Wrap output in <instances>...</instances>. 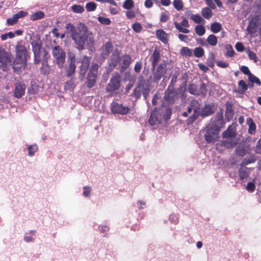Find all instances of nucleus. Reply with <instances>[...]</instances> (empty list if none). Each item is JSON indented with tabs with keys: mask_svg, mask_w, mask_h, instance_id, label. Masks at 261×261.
I'll return each mask as SVG.
<instances>
[{
	"mask_svg": "<svg viewBox=\"0 0 261 261\" xmlns=\"http://www.w3.org/2000/svg\"><path fill=\"white\" fill-rule=\"evenodd\" d=\"M66 28L71 34L78 49H84L85 45L88 47L93 46L94 42V35L85 25L82 24L76 28L71 23H68L66 25Z\"/></svg>",
	"mask_w": 261,
	"mask_h": 261,
	"instance_id": "1",
	"label": "nucleus"
},
{
	"mask_svg": "<svg viewBox=\"0 0 261 261\" xmlns=\"http://www.w3.org/2000/svg\"><path fill=\"white\" fill-rule=\"evenodd\" d=\"M15 58L12 64L14 72L19 73L27 65V49L24 45L17 44L15 46Z\"/></svg>",
	"mask_w": 261,
	"mask_h": 261,
	"instance_id": "2",
	"label": "nucleus"
},
{
	"mask_svg": "<svg viewBox=\"0 0 261 261\" xmlns=\"http://www.w3.org/2000/svg\"><path fill=\"white\" fill-rule=\"evenodd\" d=\"M150 90V84L149 80H145L142 75L139 76L136 88L133 95L136 99H139L142 94L146 99L148 96Z\"/></svg>",
	"mask_w": 261,
	"mask_h": 261,
	"instance_id": "3",
	"label": "nucleus"
},
{
	"mask_svg": "<svg viewBox=\"0 0 261 261\" xmlns=\"http://www.w3.org/2000/svg\"><path fill=\"white\" fill-rule=\"evenodd\" d=\"M201 108L199 102L196 100H193L187 107V111L182 113L183 116L188 117L187 123L191 124L199 116L200 114Z\"/></svg>",
	"mask_w": 261,
	"mask_h": 261,
	"instance_id": "4",
	"label": "nucleus"
},
{
	"mask_svg": "<svg viewBox=\"0 0 261 261\" xmlns=\"http://www.w3.org/2000/svg\"><path fill=\"white\" fill-rule=\"evenodd\" d=\"M30 38V43L32 47V50L34 56V62L36 64L40 61V50L42 42L39 35L34 34L33 33L28 34Z\"/></svg>",
	"mask_w": 261,
	"mask_h": 261,
	"instance_id": "5",
	"label": "nucleus"
},
{
	"mask_svg": "<svg viewBox=\"0 0 261 261\" xmlns=\"http://www.w3.org/2000/svg\"><path fill=\"white\" fill-rule=\"evenodd\" d=\"M52 55L54 60L59 68H62L65 62L66 53L59 46H55L52 48Z\"/></svg>",
	"mask_w": 261,
	"mask_h": 261,
	"instance_id": "6",
	"label": "nucleus"
},
{
	"mask_svg": "<svg viewBox=\"0 0 261 261\" xmlns=\"http://www.w3.org/2000/svg\"><path fill=\"white\" fill-rule=\"evenodd\" d=\"M167 62L165 60H163L159 65H158L153 71V80L154 82H158L166 73L167 69Z\"/></svg>",
	"mask_w": 261,
	"mask_h": 261,
	"instance_id": "7",
	"label": "nucleus"
},
{
	"mask_svg": "<svg viewBox=\"0 0 261 261\" xmlns=\"http://www.w3.org/2000/svg\"><path fill=\"white\" fill-rule=\"evenodd\" d=\"M205 129L204 138L207 143L215 142L218 140L219 132L218 128H215L208 125L205 127Z\"/></svg>",
	"mask_w": 261,
	"mask_h": 261,
	"instance_id": "8",
	"label": "nucleus"
},
{
	"mask_svg": "<svg viewBox=\"0 0 261 261\" xmlns=\"http://www.w3.org/2000/svg\"><path fill=\"white\" fill-rule=\"evenodd\" d=\"M121 77L118 73L114 75L110 80L109 83L107 85L106 91L112 92L118 90L120 86Z\"/></svg>",
	"mask_w": 261,
	"mask_h": 261,
	"instance_id": "9",
	"label": "nucleus"
},
{
	"mask_svg": "<svg viewBox=\"0 0 261 261\" xmlns=\"http://www.w3.org/2000/svg\"><path fill=\"white\" fill-rule=\"evenodd\" d=\"M177 98V92L173 87L169 86L165 92L164 99L169 104L173 103Z\"/></svg>",
	"mask_w": 261,
	"mask_h": 261,
	"instance_id": "10",
	"label": "nucleus"
},
{
	"mask_svg": "<svg viewBox=\"0 0 261 261\" xmlns=\"http://www.w3.org/2000/svg\"><path fill=\"white\" fill-rule=\"evenodd\" d=\"M130 109L127 107H124L122 104L117 102H113L111 104V111L114 114L125 115L129 112Z\"/></svg>",
	"mask_w": 261,
	"mask_h": 261,
	"instance_id": "11",
	"label": "nucleus"
},
{
	"mask_svg": "<svg viewBox=\"0 0 261 261\" xmlns=\"http://www.w3.org/2000/svg\"><path fill=\"white\" fill-rule=\"evenodd\" d=\"M0 68L4 71H7L9 70L11 66H12L11 56L9 53L4 58L0 60Z\"/></svg>",
	"mask_w": 261,
	"mask_h": 261,
	"instance_id": "12",
	"label": "nucleus"
},
{
	"mask_svg": "<svg viewBox=\"0 0 261 261\" xmlns=\"http://www.w3.org/2000/svg\"><path fill=\"white\" fill-rule=\"evenodd\" d=\"M0 68L4 71H7L9 70L11 66H12L11 56L9 53L4 58L0 60Z\"/></svg>",
	"mask_w": 261,
	"mask_h": 261,
	"instance_id": "13",
	"label": "nucleus"
},
{
	"mask_svg": "<svg viewBox=\"0 0 261 261\" xmlns=\"http://www.w3.org/2000/svg\"><path fill=\"white\" fill-rule=\"evenodd\" d=\"M25 85L23 82H18L15 85L14 95L15 97L19 98L21 97L25 93Z\"/></svg>",
	"mask_w": 261,
	"mask_h": 261,
	"instance_id": "14",
	"label": "nucleus"
},
{
	"mask_svg": "<svg viewBox=\"0 0 261 261\" xmlns=\"http://www.w3.org/2000/svg\"><path fill=\"white\" fill-rule=\"evenodd\" d=\"M174 25L177 30L181 33L187 34L190 32L189 30L185 28H188L189 27V22L186 18H184L180 23L177 21H175L174 22Z\"/></svg>",
	"mask_w": 261,
	"mask_h": 261,
	"instance_id": "15",
	"label": "nucleus"
},
{
	"mask_svg": "<svg viewBox=\"0 0 261 261\" xmlns=\"http://www.w3.org/2000/svg\"><path fill=\"white\" fill-rule=\"evenodd\" d=\"M210 125L213 127H215V128H218L220 131V128L222 127L224 125V120L222 114L218 113L216 117L213 120L212 123Z\"/></svg>",
	"mask_w": 261,
	"mask_h": 261,
	"instance_id": "16",
	"label": "nucleus"
},
{
	"mask_svg": "<svg viewBox=\"0 0 261 261\" xmlns=\"http://www.w3.org/2000/svg\"><path fill=\"white\" fill-rule=\"evenodd\" d=\"M90 62V58L88 57H84V58L82 61V64L80 67V74L82 79L84 77L85 74L87 72V70L89 66Z\"/></svg>",
	"mask_w": 261,
	"mask_h": 261,
	"instance_id": "17",
	"label": "nucleus"
},
{
	"mask_svg": "<svg viewBox=\"0 0 261 261\" xmlns=\"http://www.w3.org/2000/svg\"><path fill=\"white\" fill-rule=\"evenodd\" d=\"M161 59L160 51L158 49H155L153 54L150 56L149 61L151 63V69H154Z\"/></svg>",
	"mask_w": 261,
	"mask_h": 261,
	"instance_id": "18",
	"label": "nucleus"
},
{
	"mask_svg": "<svg viewBox=\"0 0 261 261\" xmlns=\"http://www.w3.org/2000/svg\"><path fill=\"white\" fill-rule=\"evenodd\" d=\"M156 36L157 38L163 43H168L169 35L164 30L161 29L156 30Z\"/></svg>",
	"mask_w": 261,
	"mask_h": 261,
	"instance_id": "19",
	"label": "nucleus"
},
{
	"mask_svg": "<svg viewBox=\"0 0 261 261\" xmlns=\"http://www.w3.org/2000/svg\"><path fill=\"white\" fill-rule=\"evenodd\" d=\"M113 45L111 42H107L102 48L101 55L103 58L108 56L113 50Z\"/></svg>",
	"mask_w": 261,
	"mask_h": 261,
	"instance_id": "20",
	"label": "nucleus"
},
{
	"mask_svg": "<svg viewBox=\"0 0 261 261\" xmlns=\"http://www.w3.org/2000/svg\"><path fill=\"white\" fill-rule=\"evenodd\" d=\"M76 66L74 63H68L65 65V75L67 77H71L75 72Z\"/></svg>",
	"mask_w": 261,
	"mask_h": 261,
	"instance_id": "21",
	"label": "nucleus"
},
{
	"mask_svg": "<svg viewBox=\"0 0 261 261\" xmlns=\"http://www.w3.org/2000/svg\"><path fill=\"white\" fill-rule=\"evenodd\" d=\"M161 121V119L160 117H158L157 116V114L156 111H153L150 115V116L149 119V123L151 125H155L156 124H159Z\"/></svg>",
	"mask_w": 261,
	"mask_h": 261,
	"instance_id": "22",
	"label": "nucleus"
},
{
	"mask_svg": "<svg viewBox=\"0 0 261 261\" xmlns=\"http://www.w3.org/2000/svg\"><path fill=\"white\" fill-rule=\"evenodd\" d=\"M249 170L244 165H241L239 170V176L241 179L246 178L249 174Z\"/></svg>",
	"mask_w": 261,
	"mask_h": 261,
	"instance_id": "23",
	"label": "nucleus"
},
{
	"mask_svg": "<svg viewBox=\"0 0 261 261\" xmlns=\"http://www.w3.org/2000/svg\"><path fill=\"white\" fill-rule=\"evenodd\" d=\"M247 124L248 125V133L251 135L255 134L256 131V125L253 122V120L251 118L247 119L246 121Z\"/></svg>",
	"mask_w": 261,
	"mask_h": 261,
	"instance_id": "24",
	"label": "nucleus"
},
{
	"mask_svg": "<svg viewBox=\"0 0 261 261\" xmlns=\"http://www.w3.org/2000/svg\"><path fill=\"white\" fill-rule=\"evenodd\" d=\"M214 112V110L212 106L206 105L200 112L201 115L203 117L208 116Z\"/></svg>",
	"mask_w": 261,
	"mask_h": 261,
	"instance_id": "25",
	"label": "nucleus"
},
{
	"mask_svg": "<svg viewBox=\"0 0 261 261\" xmlns=\"http://www.w3.org/2000/svg\"><path fill=\"white\" fill-rule=\"evenodd\" d=\"M257 27V22L256 21L250 22L247 31L250 35H254L256 32V28Z\"/></svg>",
	"mask_w": 261,
	"mask_h": 261,
	"instance_id": "26",
	"label": "nucleus"
},
{
	"mask_svg": "<svg viewBox=\"0 0 261 261\" xmlns=\"http://www.w3.org/2000/svg\"><path fill=\"white\" fill-rule=\"evenodd\" d=\"M39 91L38 85L34 82H32L30 86L28 88V92L30 94L35 95Z\"/></svg>",
	"mask_w": 261,
	"mask_h": 261,
	"instance_id": "27",
	"label": "nucleus"
},
{
	"mask_svg": "<svg viewBox=\"0 0 261 261\" xmlns=\"http://www.w3.org/2000/svg\"><path fill=\"white\" fill-rule=\"evenodd\" d=\"M238 86L239 88L238 92L240 94H244L248 89V85L243 80H240L239 82Z\"/></svg>",
	"mask_w": 261,
	"mask_h": 261,
	"instance_id": "28",
	"label": "nucleus"
},
{
	"mask_svg": "<svg viewBox=\"0 0 261 261\" xmlns=\"http://www.w3.org/2000/svg\"><path fill=\"white\" fill-rule=\"evenodd\" d=\"M98 67V65L97 63H92L88 75L97 77Z\"/></svg>",
	"mask_w": 261,
	"mask_h": 261,
	"instance_id": "29",
	"label": "nucleus"
},
{
	"mask_svg": "<svg viewBox=\"0 0 261 261\" xmlns=\"http://www.w3.org/2000/svg\"><path fill=\"white\" fill-rule=\"evenodd\" d=\"M236 152L238 155L243 156L248 152V149L245 146L241 145L237 148Z\"/></svg>",
	"mask_w": 261,
	"mask_h": 261,
	"instance_id": "30",
	"label": "nucleus"
},
{
	"mask_svg": "<svg viewBox=\"0 0 261 261\" xmlns=\"http://www.w3.org/2000/svg\"><path fill=\"white\" fill-rule=\"evenodd\" d=\"M201 13L202 16L206 19H210L213 15V12L208 7H205L203 8Z\"/></svg>",
	"mask_w": 261,
	"mask_h": 261,
	"instance_id": "31",
	"label": "nucleus"
},
{
	"mask_svg": "<svg viewBox=\"0 0 261 261\" xmlns=\"http://www.w3.org/2000/svg\"><path fill=\"white\" fill-rule=\"evenodd\" d=\"M206 41L210 45L214 46L217 44L218 39L215 35H210L207 38Z\"/></svg>",
	"mask_w": 261,
	"mask_h": 261,
	"instance_id": "32",
	"label": "nucleus"
},
{
	"mask_svg": "<svg viewBox=\"0 0 261 261\" xmlns=\"http://www.w3.org/2000/svg\"><path fill=\"white\" fill-rule=\"evenodd\" d=\"M223 136L224 138H227L229 140H231L232 138H234V132L228 127L223 133Z\"/></svg>",
	"mask_w": 261,
	"mask_h": 261,
	"instance_id": "33",
	"label": "nucleus"
},
{
	"mask_svg": "<svg viewBox=\"0 0 261 261\" xmlns=\"http://www.w3.org/2000/svg\"><path fill=\"white\" fill-rule=\"evenodd\" d=\"M225 49L226 50V52L225 53L226 56L232 57L234 56V51L230 44H226L225 46Z\"/></svg>",
	"mask_w": 261,
	"mask_h": 261,
	"instance_id": "34",
	"label": "nucleus"
},
{
	"mask_svg": "<svg viewBox=\"0 0 261 261\" xmlns=\"http://www.w3.org/2000/svg\"><path fill=\"white\" fill-rule=\"evenodd\" d=\"M131 58L129 55H125L122 57V65L123 68H127L130 63Z\"/></svg>",
	"mask_w": 261,
	"mask_h": 261,
	"instance_id": "35",
	"label": "nucleus"
},
{
	"mask_svg": "<svg viewBox=\"0 0 261 261\" xmlns=\"http://www.w3.org/2000/svg\"><path fill=\"white\" fill-rule=\"evenodd\" d=\"M97 77L88 75L87 86L88 88L93 87L96 83Z\"/></svg>",
	"mask_w": 261,
	"mask_h": 261,
	"instance_id": "36",
	"label": "nucleus"
},
{
	"mask_svg": "<svg viewBox=\"0 0 261 261\" xmlns=\"http://www.w3.org/2000/svg\"><path fill=\"white\" fill-rule=\"evenodd\" d=\"M28 155L30 156H32L34 155L35 153L38 150V146L36 144H33L31 145H29L28 147Z\"/></svg>",
	"mask_w": 261,
	"mask_h": 261,
	"instance_id": "37",
	"label": "nucleus"
},
{
	"mask_svg": "<svg viewBox=\"0 0 261 261\" xmlns=\"http://www.w3.org/2000/svg\"><path fill=\"white\" fill-rule=\"evenodd\" d=\"M44 16V14L42 11H38L37 12H35V13L33 14L31 17L30 19L32 20L35 21L37 20L38 19H40L42 18Z\"/></svg>",
	"mask_w": 261,
	"mask_h": 261,
	"instance_id": "38",
	"label": "nucleus"
},
{
	"mask_svg": "<svg viewBox=\"0 0 261 261\" xmlns=\"http://www.w3.org/2000/svg\"><path fill=\"white\" fill-rule=\"evenodd\" d=\"M195 33L200 36H203L205 33V29L202 25H197L195 28Z\"/></svg>",
	"mask_w": 261,
	"mask_h": 261,
	"instance_id": "39",
	"label": "nucleus"
},
{
	"mask_svg": "<svg viewBox=\"0 0 261 261\" xmlns=\"http://www.w3.org/2000/svg\"><path fill=\"white\" fill-rule=\"evenodd\" d=\"M189 92L193 95H199V92L197 86L194 84L190 85L188 87Z\"/></svg>",
	"mask_w": 261,
	"mask_h": 261,
	"instance_id": "40",
	"label": "nucleus"
},
{
	"mask_svg": "<svg viewBox=\"0 0 261 261\" xmlns=\"http://www.w3.org/2000/svg\"><path fill=\"white\" fill-rule=\"evenodd\" d=\"M211 31L214 33H217L220 32L222 29L220 23L218 22L213 23L211 25Z\"/></svg>",
	"mask_w": 261,
	"mask_h": 261,
	"instance_id": "41",
	"label": "nucleus"
},
{
	"mask_svg": "<svg viewBox=\"0 0 261 261\" xmlns=\"http://www.w3.org/2000/svg\"><path fill=\"white\" fill-rule=\"evenodd\" d=\"M226 140L223 141V144L224 145L226 146L228 148H233L236 142L233 140L234 138H232L231 140H228L227 138H225Z\"/></svg>",
	"mask_w": 261,
	"mask_h": 261,
	"instance_id": "42",
	"label": "nucleus"
},
{
	"mask_svg": "<svg viewBox=\"0 0 261 261\" xmlns=\"http://www.w3.org/2000/svg\"><path fill=\"white\" fill-rule=\"evenodd\" d=\"M173 5L175 9L180 11L184 7V4L181 0H174Z\"/></svg>",
	"mask_w": 261,
	"mask_h": 261,
	"instance_id": "43",
	"label": "nucleus"
},
{
	"mask_svg": "<svg viewBox=\"0 0 261 261\" xmlns=\"http://www.w3.org/2000/svg\"><path fill=\"white\" fill-rule=\"evenodd\" d=\"M249 81L252 83H256L258 86H261V82L258 77L255 76L253 74H250V75L248 77ZM251 87H253V84H251Z\"/></svg>",
	"mask_w": 261,
	"mask_h": 261,
	"instance_id": "44",
	"label": "nucleus"
},
{
	"mask_svg": "<svg viewBox=\"0 0 261 261\" xmlns=\"http://www.w3.org/2000/svg\"><path fill=\"white\" fill-rule=\"evenodd\" d=\"M97 7V5L94 2H89L86 5V8L87 11L91 12L95 10Z\"/></svg>",
	"mask_w": 261,
	"mask_h": 261,
	"instance_id": "45",
	"label": "nucleus"
},
{
	"mask_svg": "<svg viewBox=\"0 0 261 261\" xmlns=\"http://www.w3.org/2000/svg\"><path fill=\"white\" fill-rule=\"evenodd\" d=\"M71 9L73 12L76 13H82L85 9L84 8L79 5H74L71 7Z\"/></svg>",
	"mask_w": 261,
	"mask_h": 261,
	"instance_id": "46",
	"label": "nucleus"
},
{
	"mask_svg": "<svg viewBox=\"0 0 261 261\" xmlns=\"http://www.w3.org/2000/svg\"><path fill=\"white\" fill-rule=\"evenodd\" d=\"M134 3L133 0H125L123 3V7L127 10H130L134 7Z\"/></svg>",
	"mask_w": 261,
	"mask_h": 261,
	"instance_id": "47",
	"label": "nucleus"
},
{
	"mask_svg": "<svg viewBox=\"0 0 261 261\" xmlns=\"http://www.w3.org/2000/svg\"><path fill=\"white\" fill-rule=\"evenodd\" d=\"M191 19L197 23H200L204 21V20L198 14H192L191 16Z\"/></svg>",
	"mask_w": 261,
	"mask_h": 261,
	"instance_id": "48",
	"label": "nucleus"
},
{
	"mask_svg": "<svg viewBox=\"0 0 261 261\" xmlns=\"http://www.w3.org/2000/svg\"><path fill=\"white\" fill-rule=\"evenodd\" d=\"M194 54L196 57H201L204 54V50L200 47H196L194 50Z\"/></svg>",
	"mask_w": 261,
	"mask_h": 261,
	"instance_id": "49",
	"label": "nucleus"
},
{
	"mask_svg": "<svg viewBox=\"0 0 261 261\" xmlns=\"http://www.w3.org/2000/svg\"><path fill=\"white\" fill-rule=\"evenodd\" d=\"M247 54L250 60H253L254 63L257 62V58L255 53L250 50H248L247 51Z\"/></svg>",
	"mask_w": 261,
	"mask_h": 261,
	"instance_id": "50",
	"label": "nucleus"
},
{
	"mask_svg": "<svg viewBox=\"0 0 261 261\" xmlns=\"http://www.w3.org/2000/svg\"><path fill=\"white\" fill-rule=\"evenodd\" d=\"M132 28L135 32L138 33H140L141 31V30H142V27L141 24L139 22H138L134 23L132 25Z\"/></svg>",
	"mask_w": 261,
	"mask_h": 261,
	"instance_id": "51",
	"label": "nucleus"
},
{
	"mask_svg": "<svg viewBox=\"0 0 261 261\" xmlns=\"http://www.w3.org/2000/svg\"><path fill=\"white\" fill-rule=\"evenodd\" d=\"M97 19L101 24L109 25L111 23V20L109 18L99 16Z\"/></svg>",
	"mask_w": 261,
	"mask_h": 261,
	"instance_id": "52",
	"label": "nucleus"
},
{
	"mask_svg": "<svg viewBox=\"0 0 261 261\" xmlns=\"http://www.w3.org/2000/svg\"><path fill=\"white\" fill-rule=\"evenodd\" d=\"M180 53L182 55L185 56H190L192 55L191 50L187 47H184L181 48Z\"/></svg>",
	"mask_w": 261,
	"mask_h": 261,
	"instance_id": "53",
	"label": "nucleus"
},
{
	"mask_svg": "<svg viewBox=\"0 0 261 261\" xmlns=\"http://www.w3.org/2000/svg\"><path fill=\"white\" fill-rule=\"evenodd\" d=\"M83 195L85 197H89L90 196V192L91 191V188L89 186H84L83 187Z\"/></svg>",
	"mask_w": 261,
	"mask_h": 261,
	"instance_id": "54",
	"label": "nucleus"
},
{
	"mask_svg": "<svg viewBox=\"0 0 261 261\" xmlns=\"http://www.w3.org/2000/svg\"><path fill=\"white\" fill-rule=\"evenodd\" d=\"M18 21L17 18L14 14L11 18H8L7 19V23L8 25H13L16 23Z\"/></svg>",
	"mask_w": 261,
	"mask_h": 261,
	"instance_id": "55",
	"label": "nucleus"
},
{
	"mask_svg": "<svg viewBox=\"0 0 261 261\" xmlns=\"http://www.w3.org/2000/svg\"><path fill=\"white\" fill-rule=\"evenodd\" d=\"M169 220L171 223L176 224L178 222V217L176 214H172L169 216Z\"/></svg>",
	"mask_w": 261,
	"mask_h": 261,
	"instance_id": "56",
	"label": "nucleus"
},
{
	"mask_svg": "<svg viewBox=\"0 0 261 261\" xmlns=\"http://www.w3.org/2000/svg\"><path fill=\"white\" fill-rule=\"evenodd\" d=\"M199 95H205L206 93V86L204 83H202L200 85L199 89H198Z\"/></svg>",
	"mask_w": 261,
	"mask_h": 261,
	"instance_id": "57",
	"label": "nucleus"
},
{
	"mask_svg": "<svg viewBox=\"0 0 261 261\" xmlns=\"http://www.w3.org/2000/svg\"><path fill=\"white\" fill-rule=\"evenodd\" d=\"M142 67V63L141 61H139L136 62L135 67L134 70L137 73H139Z\"/></svg>",
	"mask_w": 261,
	"mask_h": 261,
	"instance_id": "58",
	"label": "nucleus"
},
{
	"mask_svg": "<svg viewBox=\"0 0 261 261\" xmlns=\"http://www.w3.org/2000/svg\"><path fill=\"white\" fill-rule=\"evenodd\" d=\"M240 70L244 74L247 75L248 77L250 75V74H252L250 72L248 67L246 66H242L240 68Z\"/></svg>",
	"mask_w": 261,
	"mask_h": 261,
	"instance_id": "59",
	"label": "nucleus"
},
{
	"mask_svg": "<svg viewBox=\"0 0 261 261\" xmlns=\"http://www.w3.org/2000/svg\"><path fill=\"white\" fill-rule=\"evenodd\" d=\"M235 48L237 51L242 52L245 49L244 46L241 42H237L236 44Z\"/></svg>",
	"mask_w": 261,
	"mask_h": 261,
	"instance_id": "60",
	"label": "nucleus"
},
{
	"mask_svg": "<svg viewBox=\"0 0 261 261\" xmlns=\"http://www.w3.org/2000/svg\"><path fill=\"white\" fill-rule=\"evenodd\" d=\"M246 189L250 192H253L255 189V185L253 182H249L247 183Z\"/></svg>",
	"mask_w": 261,
	"mask_h": 261,
	"instance_id": "61",
	"label": "nucleus"
},
{
	"mask_svg": "<svg viewBox=\"0 0 261 261\" xmlns=\"http://www.w3.org/2000/svg\"><path fill=\"white\" fill-rule=\"evenodd\" d=\"M75 55L73 54L69 53L68 55L67 63L75 64Z\"/></svg>",
	"mask_w": 261,
	"mask_h": 261,
	"instance_id": "62",
	"label": "nucleus"
},
{
	"mask_svg": "<svg viewBox=\"0 0 261 261\" xmlns=\"http://www.w3.org/2000/svg\"><path fill=\"white\" fill-rule=\"evenodd\" d=\"M169 19V16L166 13L162 12L160 16V21L162 22H166Z\"/></svg>",
	"mask_w": 261,
	"mask_h": 261,
	"instance_id": "63",
	"label": "nucleus"
},
{
	"mask_svg": "<svg viewBox=\"0 0 261 261\" xmlns=\"http://www.w3.org/2000/svg\"><path fill=\"white\" fill-rule=\"evenodd\" d=\"M217 65L221 68H226L228 66L229 64L224 61H218L217 62Z\"/></svg>",
	"mask_w": 261,
	"mask_h": 261,
	"instance_id": "64",
	"label": "nucleus"
}]
</instances>
